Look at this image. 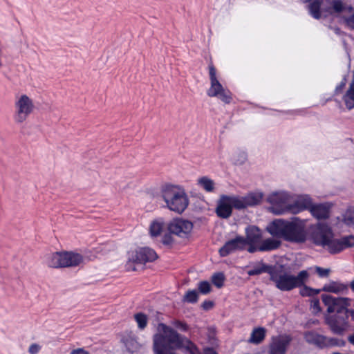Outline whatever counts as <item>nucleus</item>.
Returning <instances> with one entry per match:
<instances>
[{
    "label": "nucleus",
    "instance_id": "26",
    "mask_svg": "<svg viewBox=\"0 0 354 354\" xmlns=\"http://www.w3.org/2000/svg\"><path fill=\"white\" fill-rule=\"evenodd\" d=\"M207 95L216 97L226 104H229L232 99L230 90H207Z\"/></svg>",
    "mask_w": 354,
    "mask_h": 354
},
{
    "label": "nucleus",
    "instance_id": "46",
    "mask_svg": "<svg viewBox=\"0 0 354 354\" xmlns=\"http://www.w3.org/2000/svg\"><path fill=\"white\" fill-rule=\"evenodd\" d=\"M247 245H248V252L250 253H254L256 252H261V250L260 249V244L259 243H247Z\"/></svg>",
    "mask_w": 354,
    "mask_h": 354
},
{
    "label": "nucleus",
    "instance_id": "44",
    "mask_svg": "<svg viewBox=\"0 0 354 354\" xmlns=\"http://www.w3.org/2000/svg\"><path fill=\"white\" fill-rule=\"evenodd\" d=\"M173 325L181 331H187L189 328L188 326L185 322L178 320L174 321Z\"/></svg>",
    "mask_w": 354,
    "mask_h": 354
},
{
    "label": "nucleus",
    "instance_id": "14",
    "mask_svg": "<svg viewBox=\"0 0 354 354\" xmlns=\"http://www.w3.org/2000/svg\"><path fill=\"white\" fill-rule=\"evenodd\" d=\"M245 248L244 237L238 236L227 241L224 245L219 249L218 252L221 257H225L236 251L243 250Z\"/></svg>",
    "mask_w": 354,
    "mask_h": 354
},
{
    "label": "nucleus",
    "instance_id": "17",
    "mask_svg": "<svg viewBox=\"0 0 354 354\" xmlns=\"http://www.w3.org/2000/svg\"><path fill=\"white\" fill-rule=\"evenodd\" d=\"M263 236L261 230L256 226H249L245 229V248L247 243H259Z\"/></svg>",
    "mask_w": 354,
    "mask_h": 354
},
{
    "label": "nucleus",
    "instance_id": "49",
    "mask_svg": "<svg viewBox=\"0 0 354 354\" xmlns=\"http://www.w3.org/2000/svg\"><path fill=\"white\" fill-rule=\"evenodd\" d=\"M172 241H173L172 237H171V234H165L162 239V243L164 245H170L172 243Z\"/></svg>",
    "mask_w": 354,
    "mask_h": 354
},
{
    "label": "nucleus",
    "instance_id": "11",
    "mask_svg": "<svg viewBox=\"0 0 354 354\" xmlns=\"http://www.w3.org/2000/svg\"><path fill=\"white\" fill-rule=\"evenodd\" d=\"M291 341L292 337L288 335L273 337L269 345V354H286Z\"/></svg>",
    "mask_w": 354,
    "mask_h": 354
},
{
    "label": "nucleus",
    "instance_id": "38",
    "mask_svg": "<svg viewBox=\"0 0 354 354\" xmlns=\"http://www.w3.org/2000/svg\"><path fill=\"white\" fill-rule=\"evenodd\" d=\"M198 298V292L196 290H188L184 295L183 301L194 304L197 302Z\"/></svg>",
    "mask_w": 354,
    "mask_h": 354
},
{
    "label": "nucleus",
    "instance_id": "35",
    "mask_svg": "<svg viewBox=\"0 0 354 354\" xmlns=\"http://www.w3.org/2000/svg\"><path fill=\"white\" fill-rule=\"evenodd\" d=\"M134 319L138 324V328L143 330L146 328L148 322L147 316L142 313H138L134 315Z\"/></svg>",
    "mask_w": 354,
    "mask_h": 354
},
{
    "label": "nucleus",
    "instance_id": "22",
    "mask_svg": "<svg viewBox=\"0 0 354 354\" xmlns=\"http://www.w3.org/2000/svg\"><path fill=\"white\" fill-rule=\"evenodd\" d=\"M46 263L53 268H64L63 252H54L46 257Z\"/></svg>",
    "mask_w": 354,
    "mask_h": 354
},
{
    "label": "nucleus",
    "instance_id": "23",
    "mask_svg": "<svg viewBox=\"0 0 354 354\" xmlns=\"http://www.w3.org/2000/svg\"><path fill=\"white\" fill-rule=\"evenodd\" d=\"M335 95L341 97L348 110L354 108V90H336Z\"/></svg>",
    "mask_w": 354,
    "mask_h": 354
},
{
    "label": "nucleus",
    "instance_id": "2",
    "mask_svg": "<svg viewBox=\"0 0 354 354\" xmlns=\"http://www.w3.org/2000/svg\"><path fill=\"white\" fill-rule=\"evenodd\" d=\"M266 230L272 236L289 242L303 243L306 239V221L298 217L275 219L268 225Z\"/></svg>",
    "mask_w": 354,
    "mask_h": 354
},
{
    "label": "nucleus",
    "instance_id": "54",
    "mask_svg": "<svg viewBox=\"0 0 354 354\" xmlns=\"http://www.w3.org/2000/svg\"><path fill=\"white\" fill-rule=\"evenodd\" d=\"M348 340L351 344L354 346V333L348 336Z\"/></svg>",
    "mask_w": 354,
    "mask_h": 354
},
{
    "label": "nucleus",
    "instance_id": "56",
    "mask_svg": "<svg viewBox=\"0 0 354 354\" xmlns=\"http://www.w3.org/2000/svg\"><path fill=\"white\" fill-rule=\"evenodd\" d=\"M350 287L351 290L354 292V279L351 282Z\"/></svg>",
    "mask_w": 354,
    "mask_h": 354
},
{
    "label": "nucleus",
    "instance_id": "45",
    "mask_svg": "<svg viewBox=\"0 0 354 354\" xmlns=\"http://www.w3.org/2000/svg\"><path fill=\"white\" fill-rule=\"evenodd\" d=\"M315 270L320 277H327L330 272V269L321 267H316Z\"/></svg>",
    "mask_w": 354,
    "mask_h": 354
},
{
    "label": "nucleus",
    "instance_id": "13",
    "mask_svg": "<svg viewBox=\"0 0 354 354\" xmlns=\"http://www.w3.org/2000/svg\"><path fill=\"white\" fill-rule=\"evenodd\" d=\"M192 228V223L183 219H174L168 225L169 232L180 237L186 236L191 232Z\"/></svg>",
    "mask_w": 354,
    "mask_h": 354
},
{
    "label": "nucleus",
    "instance_id": "31",
    "mask_svg": "<svg viewBox=\"0 0 354 354\" xmlns=\"http://www.w3.org/2000/svg\"><path fill=\"white\" fill-rule=\"evenodd\" d=\"M331 5L335 12H343L342 15L353 11L352 6H345L341 0H333Z\"/></svg>",
    "mask_w": 354,
    "mask_h": 354
},
{
    "label": "nucleus",
    "instance_id": "39",
    "mask_svg": "<svg viewBox=\"0 0 354 354\" xmlns=\"http://www.w3.org/2000/svg\"><path fill=\"white\" fill-rule=\"evenodd\" d=\"M348 14H350L349 15H342L341 18L343 20V22L344 24L349 28L353 30L354 29V12L353 11L351 12H348Z\"/></svg>",
    "mask_w": 354,
    "mask_h": 354
},
{
    "label": "nucleus",
    "instance_id": "1",
    "mask_svg": "<svg viewBox=\"0 0 354 354\" xmlns=\"http://www.w3.org/2000/svg\"><path fill=\"white\" fill-rule=\"evenodd\" d=\"M159 333L153 337L154 354H165L174 349H185L189 354H201L196 346L187 337L178 334L163 323L158 326Z\"/></svg>",
    "mask_w": 354,
    "mask_h": 354
},
{
    "label": "nucleus",
    "instance_id": "12",
    "mask_svg": "<svg viewBox=\"0 0 354 354\" xmlns=\"http://www.w3.org/2000/svg\"><path fill=\"white\" fill-rule=\"evenodd\" d=\"M312 198L308 195L297 196L295 199L290 196L288 212L296 214L304 210H308Z\"/></svg>",
    "mask_w": 354,
    "mask_h": 354
},
{
    "label": "nucleus",
    "instance_id": "50",
    "mask_svg": "<svg viewBox=\"0 0 354 354\" xmlns=\"http://www.w3.org/2000/svg\"><path fill=\"white\" fill-rule=\"evenodd\" d=\"M304 112L303 110H292V111H287L284 113L290 115H301Z\"/></svg>",
    "mask_w": 354,
    "mask_h": 354
},
{
    "label": "nucleus",
    "instance_id": "6",
    "mask_svg": "<svg viewBox=\"0 0 354 354\" xmlns=\"http://www.w3.org/2000/svg\"><path fill=\"white\" fill-rule=\"evenodd\" d=\"M158 258L156 251L150 248L145 247L129 253V260L126 264L128 270H136L135 264H145L152 262Z\"/></svg>",
    "mask_w": 354,
    "mask_h": 354
},
{
    "label": "nucleus",
    "instance_id": "51",
    "mask_svg": "<svg viewBox=\"0 0 354 354\" xmlns=\"http://www.w3.org/2000/svg\"><path fill=\"white\" fill-rule=\"evenodd\" d=\"M202 306H203V309L209 310L213 307V302L211 301H205L203 303Z\"/></svg>",
    "mask_w": 354,
    "mask_h": 354
},
{
    "label": "nucleus",
    "instance_id": "4",
    "mask_svg": "<svg viewBox=\"0 0 354 354\" xmlns=\"http://www.w3.org/2000/svg\"><path fill=\"white\" fill-rule=\"evenodd\" d=\"M269 274L270 281L281 291H290L296 288L301 287L309 277L306 270H301L297 276H295L283 270L273 269L269 272Z\"/></svg>",
    "mask_w": 354,
    "mask_h": 354
},
{
    "label": "nucleus",
    "instance_id": "36",
    "mask_svg": "<svg viewBox=\"0 0 354 354\" xmlns=\"http://www.w3.org/2000/svg\"><path fill=\"white\" fill-rule=\"evenodd\" d=\"M326 348L331 346L342 347L346 344V342L342 339L336 337H326Z\"/></svg>",
    "mask_w": 354,
    "mask_h": 354
},
{
    "label": "nucleus",
    "instance_id": "55",
    "mask_svg": "<svg viewBox=\"0 0 354 354\" xmlns=\"http://www.w3.org/2000/svg\"><path fill=\"white\" fill-rule=\"evenodd\" d=\"M351 316L352 321L354 322V309H348V316Z\"/></svg>",
    "mask_w": 354,
    "mask_h": 354
},
{
    "label": "nucleus",
    "instance_id": "47",
    "mask_svg": "<svg viewBox=\"0 0 354 354\" xmlns=\"http://www.w3.org/2000/svg\"><path fill=\"white\" fill-rule=\"evenodd\" d=\"M300 293L304 297L310 296L315 293V290L308 287H305L300 290Z\"/></svg>",
    "mask_w": 354,
    "mask_h": 354
},
{
    "label": "nucleus",
    "instance_id": "33",
    "mask_svg": "<svg viewBox=\"0 0 354 354\" xmlns=\"http://www.w3.org/2000/svg\"><path fill=\"white\" fill-rule=\"evenodd\" d=\"M230 201L232 205V207H234L237 209H242L247 208L246 204H245V199L243 196H230Z\"/></svg>",
    "mask_w": 354,
    "mask_h": 354
},
{
    "label": "nucleus",
    "instance_id": "40",
    "mask_svg": "<svg viewBox=\"0 0 354 354\" xmlns=\"http://www.w3.org/2000/svg\"><path fill=\"white\" fill-rule=\"evenodd\" d=\"M348 81L350 82L348 88H354V71L352 72L351 75H347L346 76H345L343 80L341 82L340 85L337 86L336 88H342L346 86V82Z\"/></svg>",
    "mask_w": 354,
    "mask_h": 354
},
{
    "label": "nucleus",
    "instance_id": "27",
    "mask_svg": "<svg viewBox=\"0 0 354 354\" xmlns=\"http://www.w3.org/2000/svg\"><path fill=\"white\" fill-rule=\"evenodd\" d=\"M308 3V9L313 17L319 19L321 17L320 8L323 0H306Z\"/></svg>",
    "mask_w": 354,
    "mask_h": 354
},
{
    "label": "nucleus",
    "instance_id": "32",
    "mask_svg": "<svg viewBox=\"0 0 354 354\" xmlns=\"http://www.w3.org/2000/svg\"><path fill=\"white\" fill-rule=\"evenodd\" d=\"M164 227V223L161 221H155L150 225L149 232L151 236L156 237L160 234Z\"/></svg>",
    "mask_w": 354,
    "mask_h": 354
},
{
    "label": "nucleus",
    "instance_id": "34",
    "mask_svg": "<svg viewBox=\"0 0 354 354\" xmlns=\"http://www.w3.org/2000/svg\"><path fill=\"white\" fill-rule=\"evenodd\" d=\"M247 160V153L243 150L238 149L232 155V160L236 165H242Z\"/></svg>",
    "mask_w": 354,
    "mask_h": 354
},
{
    "label": "nucleus",
    "instance_id": "42",
    "mask_svg": "<svg viewBox=\"0 0 354 354\" xmlns=\"http://www.w3.org/2000/svg\"><path fill=\"white\" fill-rule=\"evenodd\" d=\"M198 290L201 293L207 295L211 291V285L207 281H201L198 286Z\"/></svg>",
    "mask_w": 354,
    "mask_h": 354
},
{
    "label": "nucleus",
    "instance_id": "19",
    "mask_svg": "<svg viewBox=\"0 0 354 354\" xmlns=\"http://www.w3.org/2000/svg\"><path fill=\"white\" fill-rule=\"evenodd\" d=\"M63 254L64 268L76 267L84 263V257L78 253L63 252Z\"/></svg>",
    "mask_w": 354,
    "mask_h": 354
},
{
    "label": "nucleus",
    "instance_id": "43",
    "mask_svg": "<svg viewBox=\"0 0 354 354\" xmlns=\"http://www.w3.org/2000/svg\"><path fill=\"white\" fill-rule=\"evenodd\" d=\"M310 310L313 313L317 314L321 311L320 303L319 299H313L310 301Z\"/></svg>",
    "mask_w": 354,
    "mask_h": 354
},
{
    "label": "nucleus",
    "instance_id": "15",
    "mask_svg": "<svg viewBox=\"0 0 354 354\" xmlns=\"http://www.w3.org/2000/svg\"><path fill=\"white\" fill-rule=\"evenodd\" d=\"M332 206L330 203H313L312 201L308 211L316 219L325 220L329 218Z\"/></svg>",
    "mask_w": 354,
    "mask_h": 354
},
{
    "label": "nucleus",
    "instance_id": "8",
    "mask_svg": "<svg viewBox=\"0 0 354 354\" xmlns=\"http://www.w3.org/2000/svg\"><path fill=\"white\" fill-rule=\"evenodd\" d=\"M322 301L327 306L328 313L348 315V307L351 305V299L348 297H335L328 295H322Z\"/></svg>",
    "mask_w": 354,
    "mask_h": 354
},
{
    "label": "nucleus",
    "instance_id": "48",
    "mask_svg": "<svg viewBox=\"0 0 354 354\" xmlns=\"http://www.w3.org/2000/svg\"><path fill=\"white\" fill-rule=\"evenodd\" d=\"M41 347L37 344H32L30 346L28 351L30 354H37Z\"/></svg>",
    "mask_w": 354,
    "mask_h": 354
},
{
    "label": "nucleus",
    "instance_id": "3",
    "mask_svg": "<svg viewBox=\"0 0 354 354\" xmlns=\"http://www.w3.org/2000/svg\"><path fill=\"white\" fill-rule=\"evenodd\" d=\"M313 234L315 243L326 248L331 254H337L354 246V236H346L339 239H333L331 227L326 223H319Z\"/></svg>",
    "mask_w": 354,
    "mask_h": 354
},
{
    "label": "nucleus",
    "instance_id": "28",
    "mask_svg": "<svg viewBox=\"0 0 354 354\" xmlns=\"http://www.w3.org/2000/svg\"><path fill=\"white\" fill-rule=\"evenodd\" d=\"M266 337V330L263 327H259L254 328L250 335L249 339V342L253 343L255 344H260Z\"/></svg>",
    "mask_w": 354,
    "mask_h": 354
},
{
    "label": "nucleus",
    "instance_id": "24",
    "mask_svg": "<svg viewBox=\"0 0 354 354\" xmlns=\"http://www.w3.org/2000/svg\"><path fill=\"white\" fill-rule=\"evenodd\" d=\"M338 223L344 225L353 227H354V207H348L342 215L337 217Z\"/></svg>",
    "mask_w": 354,
    "mask_h": 354
},
{
    "label": "nucleus",
    "instance_id": "37",
    "mask_svg": "<svg viewBox=\"0 0 354 354\" xmlns=\"http://www.w3.org/2000/svg\"><path fill=\"white\" fill-rule=\"evenodd\" d=\"M225 279V276L222 272L214 273L212 277V283L218 288L223 286Z\"/></svg>",
    "mask_w": 354,
    "mask_h": 354
},
{
    "label": "nucleus",
    "instance_id": "10",
    "mask_svg": "<svg viewBox=\"0 0 354 354\" xmlns=\"http://www.w3.org/2000/svg\"><path fill=\"white\" fill-rule=\"evenodd\" d=\"M326 322L333 333L342 335L348 327V315H329L326 317Z\"/></svg>",
    "mask_w": 354,
    "mask_h": 354
},
{
    "label": "nucleus",
    "instance_id": "9",
    "mask_svg": "<svg viewBox=\"0 0 354 354\" xmlns=\"http://www.w3.org/2000/svg\"><path fill=\"white\" fill-rule=\"evenodd\" d=\"M290 194L286 192H275L267 198V202L271 205L270 211L274 214H283L288 212Z\"/></svg>",
    "mask_w": 354,
    "mask_h": 354
},
{
    "label": "nucleus",
    "instance_id": "41",
    "mask_svg": "<svg viewBox=\"0 0 354 354\" xmlns=\"http://www.w3.org/2000/svg\"><path fill=\"white\" fill-rule=\"evenodd\" d=\"M209 76L211 80L212 88H222L221 84L217 80L216 77L215 69L213 66L209 68Z\"/></svg>",
    "mask_w": 354,
    "mask_h": 354
},
{
    "label": "nucleus",
    "instance_id": "16",
    "mask_svg": "<svg viewBox=\"0 0 354 354\" xmlns=\"http://www.w3.org/2000/svg\"><path fill=\"white\" fill-rule=\"evenodd\" d=\"M216 212L218 217L229 218L232 213V207L229 196L222 195L218 201Z\"/></svg>",
    "mask_w": 354,
    "mask_h": 354
},
{
    "label": "nucleus",
    "instance_id": "18",
    "mask_svg": "<svg viewBox=\"0 0 354 354\" xmlns=\"http://www.w3.org/2000/svg\"><path fill=\"white\" fill-rule=\"evenodd\" d=\"M348 287L349 286L347 283L332 281L326 283L322 290L324 292L346 295L348 292Z\"/></svg>",
    "mask_w": 354,
    "mask_h": 354
},
{
    "label": "nucleus",
    "instance_id": "29",
    "mask_svg": "<svg viewBox=\"0 0 354 354\" xmlns=\"http://www.w3.org/2000/svg\"><path fill=\"white\" fill-rule=\"evenodd\" d=\"M198 185L207 192H212L215 189L214 180L207 176H203L198 178Z\"/></svg>",
    "mask_w": 354,
    "mask_h": 354
},
{
    "label": "nucleus",
    "instance_id": "52",
    "mask_svg": "<svg viewBox=\"0 0 354 354\" xmlns=\"http://www.w3.org/2000/svg\"><path fill=\"white\" fill-rule=\"evenodd\" d=\"M70 354H89V353L83 348H77L73 350Z\"/></svg>",
    "mask_w": 354,
    "mask_h": 354
},
{
    "label": "nucleus",
    "instance_id": "7",
    "mask_svg": "<svg viewBox=\"0 0 354 354\" xmlns=\"http://www.w3.org/2000/svg\"><path fill=\"white\" fill-rule=\"evenodd\" d=\"M34 104L28 96L21 95L16 97L13 120L16 124H22L34 110Z\"/></svg>",
    "mask_w": 354,
    "mask_h": 354
},
{
    "label": "nucleus",
    "instance_id": "21",
    "mask_svg": "<svg viewBox=\"0 0 354 354\" xmlns=\"http://www.w3.org/2000/svg\"><path fill=\"white\" fill-rule=\"evenodd\" d=\"M280 237H269L267 239H261L260 243V249L261 252H270L277 250L281 245V241L279 240Z\"/></svg>",
    "mask_w": 354,
    "mask_h": 354
},
{
    "label": "nucleus",
    "instance_id": "53",
    "mask_svg": "<svg viewBox=\"0 0 354 354\" xmlns=\"http://www.w3.org/2000/svg\"><path fill=\"white\" fill-rule=\"evenodd\" d=\"M204 354H218L214 349L212 348H206L204 349Z\"/></svg>",
    "mask_w": 354,
    "mask_h": 354
},
{
    "label": "nucleus",
    "instance_id": "25",
    "mask_svg": "<svg viewBox=\"0 0 354 354\" xmlns=\"http://www.w3.org/2000/svg\"><path fill=\"white\" fill-rule=\"evenodd\" d=\"M245 204L247 207L259 205L263 198V194L261 192H250L244 196Z\"/></svg>",
    "mask_w": 354,
    "mask_h": 354
},
{
    "label": "nucleus",
    "instance_id": "20",
    "mask_svg": "<svg viewBox=\"0 0 354 354\" xmlns=\"http://www.w3.org/2000/svg\"><path fill=\"white\" fill-rule=\"evenodd\" d=\"M304 338L310 344L315 345L320 348H326V336L324 335L315 331H308L304 334Z\"/></svg>",
    "mask_w": 354,
    "mask_h": 354
},
{
    "label": "nucleus",
    "instance_id": "30",
    "mask_svg": "<svg viewBox=\"0 0 354 354\" xmlns=\"http://www.w3.org/2000/svg\"><path fill=\"white\" fill-rule=\"evenodd\" d=\"M273 269L263 263H259L257 265L254 266L252 268L249 270L248 271V274L249 276H254V275H259L263 272H268L269 274V272L272 270Z\"/></svg>",
    "mask_w": 354,
    "mask_h": 354
},
{
    "label": "nucleus",
    "instance_id": "5",
    "mask_svg": "<svg viewBox=\"0 0 354 354\" xmlns=\"http://www.w3.org/2000/svg\"><path fill=\"white\" fill-rule=\"evenodd\" d=\"M162 196L167 207L178 214L183 212L189 204L185 191L178 186L165 185L162 189Z\"/></svg>",
    "mask_w": 354,
    "mask_h": 354
}]
</instances>
